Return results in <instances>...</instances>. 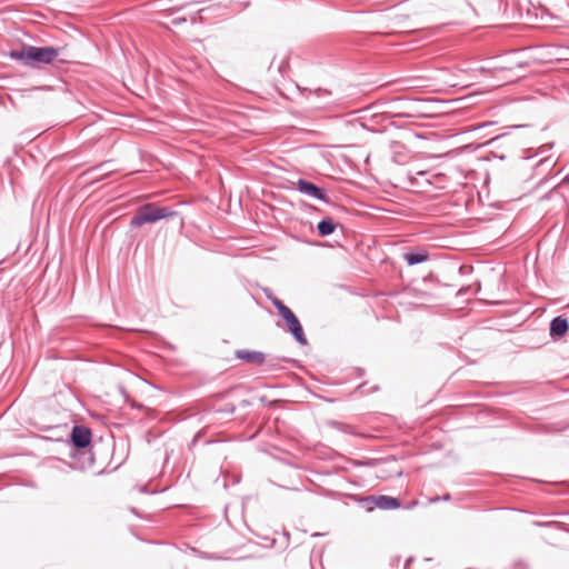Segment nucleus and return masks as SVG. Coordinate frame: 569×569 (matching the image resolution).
<instances>
[{
    "label": "nucleus",
    "instance_id": "obj_1",
    "mask_svg": "<svg viewBox=\"0 0 569 569\" xmlns=\"http://www.w3.org/2000/svg\"><path fill=\"white\" fill-rule=\"evenodd\" d=\"M59 51L53 47L22 46L19 50H11L9 56L26 66L39 67L53 62L59 56Z\"/></svg>",
    "mask_w": 569,
    "mask_h": 569
},
{
    "label": "nucleus",
    "instance_id": "obj_2",
    "mask_svg": "<svg viewBox=\"0 0 569 569\" xmlns=\"http://www.w3.org/2000/svg\"><path fill=\"white\" fill-rule=\"evenodd\" d=\"M176 214L168 207H159L156 203H146L138 208L136 214L130 221L132 228H139L146 223H153L164 218H170Z\"/></svg>",
    "mask_w": 569,
    "mask_h": 569
},
{
    "label": "nucleus",
    "instance_id": "obj_3",
    "mask_svg": "<svg viewBox=\"0 0 569 569\" xmlns=\"http://www.w3.org/2000/svg\"><path fill=\"white\" fill-rule=\"evenodd\" d=\"M272 305L278 310L279 315L286 321L288 330L300 345H307V338L303 333L302 326L292 310L287 307L281 300L274 298Z\"/></svg>",
    "mask_w": 569,
    "mask_h": 569
},
{
    "label": "nucleus",
    "instance_id": "obj_4",
    "mask_svg": "<svg viewBox=\"0 0 569 569\" xmlns=\"http://www.w3.org/2000/svg\"><path fill=\"white\" fill-rule=\"evenodd\" d=\"M297 190L308 197L322 201L327 200L326 192L321 188L317 187L315 183L307 181L305 179H299L297 181Z\"/></svg>",
    "mask_w": 569,
    "mask_h": 569
},
{
    "label": "nucleus",
    "instance_id": "obj_5",
    "mask_svg": "<svg viewBox=\"0 0 569 569\" xmlns=\"http://www.w3.org/2000/svg\"><path fill=\"white\" fill-rule=\"evenodd\" d=\"M71 440L77 448L83 449L91 441V431L87 427L76 426L71 432Z\"/></svg>",
    "mask_w": 569,
    "mask_h": 569
},
{
    "label": "nucleus",
    "instance_id": "obj_6",
    "mask_svg": "<svg viewBox=\"0 0 569 569\" xmlns=\"http://www.w3.org/2000/svg\"><path fill=\"white\" fill-rule=\"evenodd\" d=\"M371 500L377 508L382 510H390L400 507L399 500L389 496H376L371 497Z\"/></svg>",
    "mask_w": 569,
    "mask_h": 569
},
{
    "label": "nucleus",
    "instance_id": "obj_7",
    "mask_svg": "<svg viewBox=\"0 0 569 569\" xmlns=\"http://www.w3.org/2000/svg\"><path fill=\"white\" fill-rule=\"evenodd\" d=\"M236 356L248 363L260 365L264 361V355L260 351L237 350Z\"/></svg>",
    "mask_w": 569,
    "mask_h": 569
},
{
    "label": "nucleus",
    "instance_id": "obj_8",
    "mask_svg": "<svg viewBox=\"0 0 569 569\" xmlns=\"http://www.w3.org/2000/svg\"><path fill=\"white\" fill-rule=\"evenodd\" d=\"M568 321L562 317H556L550 323V335L552 337H562L568 330Z\"/></svg>",
    "mask_w": 569,
    "mask_h": 569
},
{
    "label": "nucleus",
    "instance_id": "obj_9",
    "mask_svg": "<svg viewBox=\"0 0 569 569\" xmlns=\"http://www.w3.org/2000/svg\"><path fill=\"white\" fill-rule=\"evenodd\" d=\"M403 258L409 266H415L427 261L429 259V253L426 250L411 251L405 253Z\"/></svg>",
    "mask_w": 569,
    "mask_h": 569
},
{
    "label": "nucleus",
    "instance_id": "obj_10",
    "mask_svg": "<svg viewBox=\"0 0 569 569\" xmlns=\"http://www.w3.org/2000/svg\"><path fill=\"white\" fill-rule=\"evenodd\" d=\"M337 223L332 218H325L318 223V233L321 237L331 234L336 230Z\"/></svg>",
    "mask_w": 569,
    "mask_h": 569
},
{
    "label": "nucleus",
    "instance_id": "obj_11",
    "mask_svg": "<svg viewBox=\"0 0 569 569\" xmlns=\"http://www.w3.org/2000/svg\"><path fill=\"white\" fill-rule=\"evenodd\" d=\"M451 499V496L449 493H446L445 496L442 497H439V496H435V497H431L429 498V502L430 503H436L440 500H443V501H449Z\"/></svg>",
    "mask_w": 569,
    "mask_h": 569
},
{
    "label": "nucleus",
    "instance_id": "obj_12",
    "mask_svg": "<svg viewBox=\"0 0 569 569\" xmlns=\"http://www.w3.org/2000/svg\"><path fill=\"white\" fill-rule=\"evenodd\" d=\"M563 181H569V177H566Z\"/></svg>",
    "mask_w": 569,
    "mask_h": 569
}]
</instances>
